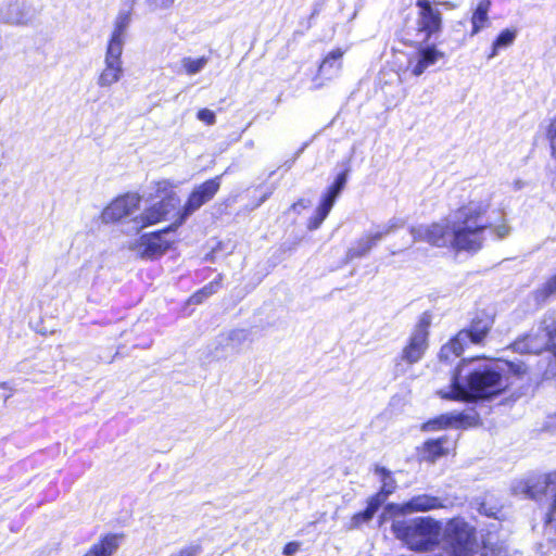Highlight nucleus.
I'll list each match as a JSON object with an SVG mask.
<instances>
[{
	"mask_svg": "<svg viewBox=\"0 0 556 556\" xmlns=\"http://www.w3.org/2000/svg\"><path fill=\"white\" fill-rule=\"evenodd\" d=\"M480 511H483L485 515H492V513H489V511L484 510L483 505L481 506Z\"/></svg>",
	"mask_w": 556,
	"mask_h": 556,
	"instance_id": "obj_48",
	"label": "nucleus"
},
{
	"mask_svg": "<svg viewBox=\"0 0 556 556\" xmlns=\"http://www.w3.org/2000/svg\"><path fill=\"white\" fill-rule=\"evenodd\" d=\"M442 527L440 521L430 517H417L397 520L392 523V532L412 551L424 552L433 548L440 542Z\"/></svg>",
	"mask_w": 556,
	"mask_h": 556,
	"instance_id": "obj_3",
	"label": "nucleus"
},
{
	"mask_svg": "<svg viewBox=\"0 0 556 556\" xmlns=\"http://www.w3.org/2000/svg\"><path fill=\"white\" fill-rule=\"evenodd\" d=\"M469 364L473 367L465 376L466 383H460L462 374L465 370L463 364L453 375L448 388L438 391L441 397L458 401L489 399L503 392L510 386V374L517 377L527 374V367L521 362H505L476 366L472 359Z\"/></svg>",
	"mask_w": 556,
	"mask_h": 556,
	"instance_id": "obj_2",
	"label": "nucleus"
},
{
	"mask_svg": "<svg viewBox=\"0 0 556 556\" xmlns=\"http://www.w3.org/2000/svg\"><path fill=\"white\" fill-rule=\"evenodd\" d=\"M174 2L175 0H147L148 8L151 12L168 10Z\"/></svg>",
	"mask_w": 556,
	"mask_h": 556,
	"instance_id": "obj_34",
	"label": "nucleus"
},
{
	"mask_svg": "<svg viewBox=\"0 0 556 556\" xmlns=\"http://www.w3.org/2000/svg\"><path fill=\"white\" fill-rule=\"evenodd\" d=\"M155 186L156 192L165 194L166 197L153 203L151 206L146 207L141 213L131 218L130 223L136 231L167 220L172 215L177 216L176 211L179 205V198L175 193L168 194L172 190V184L167 180H161L157 181Z\"/></svg>",
	"mask_w": 556,
	"mask_h": 556,
	"instance_id": "obj_4",
	"label": "nucleus"
},
{
	"mask_svg": "<svg viewBox=\"0 0 556 556\" xmlns=\"http://www.w3.org/2000/svg\"><path fill=\"white\" fill-rule=\"evenodd\" d=\"M381 506L380 497H370L368 501V506L365 511L355 514L350 522V529H354L359 527L364 522H368L371 520L376 511Z\"/></svg>",
	"mask_w": 556,
	"mask_h": 556,
	"instance_id": "obj_25",
	"label": "nucleus"
},
{
	"mask_svg": "<svg viewBox=\"0 0 556 556\" xmlns=\"http://www.w3.org/2000/svg\"><path fill=\"white\" fill-rule=\"evenodd\" d=\"M336 202V199L333 195L325 194L321 199L320 205L316 210V213L319 214L321 217H327L329 212L331 211L333 204Z\"/></svg>",
	"mask_w": 556,
	"mask_h": 556,
	"instance_id": "obj_32",
	"label": "nucleus"
},
{
	"mask_svg": "<svg viewBox=\"0 0 556 556\" xmlns=\"http://www.w3.org/2000/svg\"><path fill=\"white\" fill-rule=\"evenodd\" d=\"M452 545L451 556H475L479 544L475 528L460 518L452 519L445 529Z\"/></svg>",
	"mask_w": 556,
	"mask_h": 556,
	"instance_id": "obj_6",
	"label": "nucleus"
},
{
	"mask_svg": "<svg viewBox=\"0 0 556 556\" xmlns=\"http://www.w3.org/2000/svg\"><path fill=\"white\" fill-rule=\"evenodd\" d=\"M491 2L489 0H480L477 8L473 11L471 23H472V35L479 33L481 29L489 25L488 13L490 10Z\"/></svg>",
	"mask_w": 556,
	"mask_h": 556,
	"instance_id": "obj_23",
	"label": "nucleus"
},
{
	"mask_svg": "<svg viewBox=\"0 0 556 556\" xmlns=\"http://www.w3.org/2000/svg\"><path fill=\"white\" fill-rule=\"evenodd\" d=\"M376 473L381 478V489L380 491L374 495L372 497H380L381 505L386 502L387 497L394 492L396 489V482L391 477V473L386 468H376Z\"/></svg>",
	"mask_w": 556,
	"mask_h": 556,
	"instance_id": "obj_26",
	"label": "nucleus"
},
{
	"mask_svg": "<svg viewBox=\"0 0 556 556\" xmlns=\"http://www.w3.org/2000/svg\"><path fill=\"white\" fill-rule=\"evenodd\" d=\"M325 219H326L325 217H321L319 214L315 213V216L312 217L308 222V226H307L308 229H311V230L317 229L323 224V222Z\"/></svg>",
	"mask_w": 556,
	"mask_h": 556,
	"instance_id": "obj_45",
	"label": "nucleus"
},
{
	"mask_svg": "<svg viewBox=\"0 0 556 556\" xmlns=\"http://www.w3.org/2000/svg\"><path fill=\"white\" fill-rule=\"evenodd\" d=\"M336 202V199L333 195L325 194L321 199L320 205L316 210V213L319 214L321 217H327L329 212L331 211L333 204Z\"/></svg>",
	"mask_w": 556,
	"mask_h": 556,
	"instance_id": "obj_33",
	"label": "nucleus"
},
{
	"mask_svg": "<svg viewBox=\"0 0 556 556\" xmlns=\"http://www.w3.org/2000/svg\"><path fill=\"white\" fill-rule=\"evenodd\" d=\"M477 425V416L475 414H451V415H441L428 422L424 424L422 429L426 431H433L445 429L448 427H472Z\"/></svg>",
	"mask_w": 556,
	"mask_h": 556,
	"instance_id": "obj_17",
	"label": "nucleus"
},
{
	"mask_svg": "<svg viewBox=\"0 0 556 556\" xmlns=\"http://www.w3.org/2000/svg\"><path fill=\"white\" fill-rule=\"evenodd\" d=\"M445 58V53L434 45L420 43L416 52L408 59V68L416 77Z\"/></svg>",
	"mask_w": 556,
	"mask_h": 556,
	"instance_id": "obj_14",
	"label": "nucleus"
},
{
	"mask_svg": "<svg viewBox=\"0 0 556 556\" xmlns=\"http://www.w3.org/2000/svg\"><path fill=\"white\" fill-rule=\"evenodd\" d=\"M301 544L299 542H289L283 547L285 556H294L300 551Z\"/></svg>",
	"mask_w": 556,
	"mask_h": 556,
	"instance_id": "obj_40",
	"label": "nucleus"
},
{
	"mask_svg": "<svg viewBox=\"0 0 556 556\" xmlns=\"http://www.w3.org/2000/svg\"><path fill=\"white\" fill-rule=\"evenodd\" d=\"M212 287H205L198 293L193 294L190 298V302L193 304H199L203 301V299L207 298L210 294H212Z\"/></svg>",
	"mask_w": 556,
	"mask_h": 556,
	"instance_id": "obj_39",
	"label": "nucleus"
},
{
	"mask_svg": "<svg viewBox=\"0 0 556 556\" xmlns=\"http://www.w3.org/2000/svg\"><path fill=\"white\" fill-rule=\"evenodd\" d=\"M220 188V177H215L197 186L185 205L177 211L175 227L180 226L190 215L211 201Z\"/></svg>",
	"mask_w": 556,
	"mask_h": 556,
	"instance_id": "obj_8",
	"label": "nucleus"
},
{
	"mask_svg": "<svg viewBox=\"0 0 556 556\" xmlns=\"http://www.w3.org/2000/svg\"><path fill=\"white\" fill-rule=\"evenodd\" d=\"M515 38V31H511L509 29H505L504 31H502L494 41L493 50L489 58H494L500 49L509 47L514 42Z\"/></svg>",
	"mask_w": 556,
	"mask_h": 556,
	"instance_id": "obj_28",
	"label": "nucleus"
},
{
	"mask_svg": "<svg viewBox=\"0 0 556 556\" xmlns=\"http://www.w3.org/2000/svg\"><path fill=\"white\" fill-rule=\"evenodd\" d=\"M344 55V50L338 48L329 52L318 68V76H323L326 79H331L332 77L339 75L342 68L341 59Z\"/></svg>",
	"mask_w": 556,
	"mask_h": 556,
	"instance_id": "obj_21",
	"label": "nucleus"
},
{
	"mask_svg": "<svg viewBox=\"0 0 556 556\" xmlns=\"http://www.w3.org/2000/svg\"><path fill=\"white\" fill-rule=\"evenodd\" d=\"M454 450V443L446 438L429 440L420 448L419 456L422 460L434 463L439 457L447 455Z\"/></svg>",
	"mask_w": 556,
	"mask_h": 556,
	"instance_id": "obj_19",
	"label": "nucleus"
},
{
	"mask_svg": "<svg viewBox=\"0 0 556 556\" xmlns=\"http://www.w3.org/2000/svg\"><path fill=\"white\" fill-rule=\"evenodd\" d=\"M494 232L497 238L503 239L509 235L510 228L506 224H501L494 228Z\"/></svg>",
	"mask_w": 556,
	"mask_h": 556,
	"instance_id": "obj_43",
	"label": "nucleus"
},
{
	"mask_svg": "<svg viewBox=\"0 0 556 556\" xmlns=\"http://www.w3.org/2000/svg\"><path fill=\"white\" fill-rule=\"evenodd\" d=\"M505 551L502 547L490 546V543L483 545V552L480 556H504Z\"/></svg>",
	"mask_w": 556,
	"mask_h": 556,
	"instance_id": "obj_38",
	"label": "nucleus"
},
{
	"mask_svg": "<svg viewBox=\"0 0 556 556\" xmlns=\"http://www.w3.org/2000/svg\"><path fill=\"white\" fill-rule=\"evenodd\" d=\"M122 49L106 47L103 68L97 77V85L100 88H110L121 81L124 76V62Z\"/></svg>",
	"mask_w": 556,
	"mask_h": 556,
	"instance_id": "obj_12",
	"label": "nucleus"
},
{
	"mask_svg": "<svg viewBox=\"0 0 556 556\" xmlns=\"http://www.w3.org/2000/svg\"><path fill=\"white\" fill-rule=\"evenodd\" d=\"M404 226L400 218H392L387 224L379 226L374 232H368L358 239L346 252L349 260L365 256L386 236Z\"/></svg>",
	"mask_w": 556,
	"mask_h": 556,
	"instance_id": "obj_10",
	"label": "nucleus"
},
{
	"mask_svg": "<svg viewBox=\"0 0 556 556\" xmlns=\"http://www.w3.org/2000/svg\"><path fill=\"white\" fill-rule=\"evenodd\" d=\"M122 539V535L108 534L93 544L84 556H113L119 547Z\"/></svg>",
	"mask_w": 556,
	"mask_h": 556,
	"instance_id": "obj_22",
	"label": "nucleus"
},
{
	"mask_svg": "<svg viewBox=\"0 0 556 556\" xmlns=\"http://www.w3.org/2000/svg\"><path fill=\"white\" fill-rule=\"evenodd\" d=\"M457 356H454V351L451 349V346L446 343L441 348L440 351V359L441 361H451L456 358Z\"/></svg>",
	"mask_w": 556,
	"mask_h": 556,
	"instance_id": "obj_42",
	"label": "nucleus"
},
{
	"mask_svg": "<svg viewBox=\"0 0 556 556\" xmlns=\"http://www.w3.org/2000/svg\"><path fill=\"white\" fill-rule=\"evenodd\" d=\"M553 333V338L556 337V323L553 326V329L549 330Z\"/></svg>",
	"mask_w": 556,
	"mask_h": 556,
	"instance_id": "obj_47",
	"label": "nucleus"
},
{
	"mask_svg": "<svg viewBox=\"0 0 556 556\" xmlns=\"http://www.w3.org/2000/svg\"><path fill=\"white\" fill-rule=\"evenodd\" d=\"M141 205V197L135 192H128L113 199L101 212L100 220L103 224H117L130 217H135Z\"/></svg>",
	"mask_w": 556,
	"mask_h": 556,
	"instance_id": "obj_7",
	"label": "nucleus"
},
{
	"mask_svg": "<svg viewBox=\"0 0 556 556\" xmlns=\"http://www.w3.org/2000/svg\"><path fill=\"white\" fill-rule=\"evenodd\" d=\"M325 219H326L325 217H321L319 214L315 213V216L312 217L308 222V226H307L308 229H311V230L317 229L323 224V222Z\"/></svg>",
	"mask_w": 556,
	"mask_h": 556,
	"instance_id": "obj_46",
	"label": "nucleus"
},
{
	"mask_svg": "<svg viewBox=\"0 0 556 556\" xmlns=\"http://www.w3.org/2000/svg\"><path fill=\"white\" fill-rule=\"evenodd\" d=\"M546 138L549 142L551 155L556 160V115L551 119L546 131Z\"/></svg>",
	"mask_w": 556,
	"mask_h": 556,
	"instance_id": "obj_31",
	"label": "nucleus"
},
{
	"mask_svg": "<svg viewBox=\"0 0 556 556\" xmlns=\"http://www.w3.org/2000/svg\"><path fill=\"white\" fill-rule=\"evenodd\" d=\"M429 323L422 318L410 336L408 344L404 348L402 358L409 364L417 363L428 348Z\"/></svg>",
	"mask_w": 556,
	"mask_h": 556,
	"instance_id": "obj_16",
	"label": "nucleus"
},
{
	"mask_svg": "<svg viewBox=\"0 0 556 556\" xmlns=\"http://www.w3.org/2000/svg\"><path fill=\"white\" fill-rule=\"evenodd\" d=\"M492 202L490 191L476 192L473 197L447 219L410 229L413 237L407 245L425 241L437 247H452L458 251H477L482 247L484 232L490 226L485 218Z\"/></svg>",
	"mask_w": 556,
	"mask_h": 556,
	"instance_id": "obj_1",
	"label": "nucleus"
},
{
	"mask_svg": "<svg viewBox=\"0 0 556 556\" xmlns=\"http://www.w3.org/2000/svg\"><path fill=\"white\" fill-rule=\"evenodd\" d=\"M311 205V201L306 199H300L298 202L293 203L291 210L295 213H300L301 210H305Z\"/></svg>",
	"mask_w": 556,
	"mask_h": 556,
	"instance_id": "obj_44",
	"label": "nucleus"
},
{
	"mask_svg": "<svg viewBox=\"0 0 556 556\" xmlns=\"http://www.w3.org/2000/svg\"><path fill=\"white\" fill-rule=\"evenodd\" d=\"M131 22V14L128 11L121 12L114 22V27L106 47L124 50L127 39V29Z\"/></svg>",
	"mask_w": 556,
	"mask_h": 556,
	"instance_id": "obj_20",
	"label": "nucleus"
},
{
	"mask_svg": "<svg viewBox=\"0 0 556 556\" xmlns=\"http://www.w3.org/2000/svg\"><path fill=\"white\" fill-rule=\"evenodd\" d=\"M206 63L207 60L204 56L198 59L185 58L181 61V65L188 75L198 74L204 68Z\"/></svg>",
	"mask_w": 556,
	"mask_h": 556,
	"instance_id": "obj_29",
	"label": "nucleus"
},
{
	"mask_svg": "<svg viewBox=\"0 0 556 556\" xmlns=\"http://www.w3.org/2000/svg\"><path fill=\"white\" fill-rule=\"evenodd\" d=\"M445 507H447L446 500L431 496L428 494H420L414 496L406 503L388 505L384 509L383 518H386L387 515H409L413 513L428 511Z\"/></svg>",
	"mask_w": 556,
	"mask_h": 556,
	"instance_id": "obj_11",
	"label": "nucleus"
},
{
	"mask_svg": "<svg viewBox=\"0 0 556 556\" xmlns=\"http://www.w3.org/2000/svg\"><path fill=\"white\" fill-rule=\"evenodd\" d=\"M346 182V173L338 175L334 184L328 189L327 194L333 195L334 199L339 195Z\"/></svg>",
	"mask_w": 556,
	"mask_h": 556,
	"instance_id": "obj_35",
	"label": "nucleus"
},
{
	"mask_svg": "<svg viewBox=\"0 0 556 556\" xmlns=\"http://www.w3.org/2000/svg\"><path fill=\"white\" fill-rule=\"evenodd\" d=\"M556 294V274L551 276L536 290L533 291V299L538 305L544 304L551 296Z\"/></svg>",
	"mask_w": 556,
	"mask_h": 556,
	"instance_id": "obj_27",
	"label": "nucleus"
},
{
	"mask_svg": "<svg viewBox=\"0 0 556 556\" xmlns=\"http://www.w3.org/2000/svg\"><path fill=\"white\" fill-rule=\"evenodd\" d=\"M516 493H522L531 498L540 500L542 496L547 502L546 529L556 534V470L529 481L525 485L516 486ZM556 540V538H555Z\"/></svg>",
	"mask_w": 556,
	"mask_h": 556,
	"instance_id": "obj_5",
	"label": "nucleus"
},
{
	"mask_svg": "<svg viewBox=\"0 0 556 556\" xmlns=\"http://www.w3.org/2000/svg\"><path fill=\"white\" fill-rule=\"evenodd\" d=\"M0 18L9 24L23 25L33 20V13L25 2L11 1L1 8Z\"/></svg>",
	"mask_w": 556,
	"mask_h": 556,
	"instance_id": "obj_18",
	"label": "nucleus"
},
{
	"mask_svg": "<svg viewBox=\"0 0 556 556\" xmlns=\"http://www.w3.org/2000/svg\"><path fill=\"white\" fill-rule=\"evenodd\" d=\"M416 7L418 9L417 30L422 36V41H427L441 29V12L432 7L429 0H417Z\"/></svg>",
	"mask_w": 556,
	"mask_h": 556,
	"instance_id": "obj_13",
	"label": "nucleus"
},
{
	"mask_svg": "<svg viewBox=\"0 0 556 556\" xmlns=\"http://www.w3.org/2000/svg\"><path fill=\"white\" fill-rule=\"evenodd\" d=\"M549 350L552 352V359L544 371V378L556 379V345H552Z\"/></svg>",
	"mask_w": 556,
	"mask_h": 556,
	"instance_id": "obj_36",
	"label": "nucleus"
},
{
	"mask_svg": "<svg viewBox=\"0 0 556 556\" xmlns=\"http://www.w3.org/2000/svg\"><path fill=\"white\" fill-rule=\"evenodd\" d=\"M198 118L207 125H214L216 122L215 113L208 109L200 110L198 112Z\"/></svg>",
	"mask_w": 556,
	"mask_h": 556,
	"instance_id": "obj_37",
	"label": "nucleus"
},
{
	"mask_svg": "<svg viewBox=\"0 0 556 556\" xmlns=\"http://www.w3.org/2000/svg\"><path fill=\"white\" fill-rule=\"evenodd\" d=\"M553 339V333L547 328H538L528 334L518 338L513 343L514 351L518 353L539 354L542 351L549 349V343Z\"/></svg>",
	"mask_w": 556,
	"mask_h": 556,
	"instance_id": "obj_15",
	"label": "nucleus"
},
{
	"mask_svg": "<svg viewBox=\"0 0 556 556\" xmlns=\"http://www.w3.org/2000/svg\"><path fill=\"white\" fill-rule=\"evenodd\" d=\"M491 326L490 318L477 319L471 324L470 329L464 331L467 332L469 342L478 344L485 338Z\"/></svg>",
	"mask_w": 556,
	"mask_h": 556,
	"instance_id": "obj_24",
	"label": "nucleus"
},
{
	"mask_svg": "<svg viewBox=\"0 0 556 556\" xmlns=\"http://www.w3.org/2000/svg\"><path fill=\"white\" fill-rule=\"evenodd\" d=\"M173 225L168 229L144 233L134 241L129 249L136 253L137 256L143 260H154L162 256L172 245V241L165 238V233L170 229H175Z\"/></svg>",
	"mask_w": 556,
	"mask_h": 556,
	"instance_id": "obj_9",
	"label": "nucleus"
},
{
	"mask_svg": "<svg viewBox=\"0 0 556 556\" xmlns=\"http://www.w3.org/2000/svg\"><path fill=\"white\" fill-rule=\"evenodd\" d=\"M199 554V546L191 545L181 548L179 552L170 555V556H197Z\"/></svg>",
	"mask_w": 556,
	"mask_h": 556,
	"instance_id": "obj_41",
	"label": "nucleus"
},
{
	"mask_svg": "<svg viewBox=\"0 0 556 556\" xmlns=\"http://www.w3.org/2000/svg\"><path fill=\"white\" fill-rule=\"evenodd\" d=\"M469 342L468 334L465 331H459L447 344L454 351V356H460L464 351L465 344Z\"/></svg>",
	"mask_w": 556,
	"mask_h": 556,
	"instance_id": "obj_30",
	"label": "nucleus"
}]
</instances>
